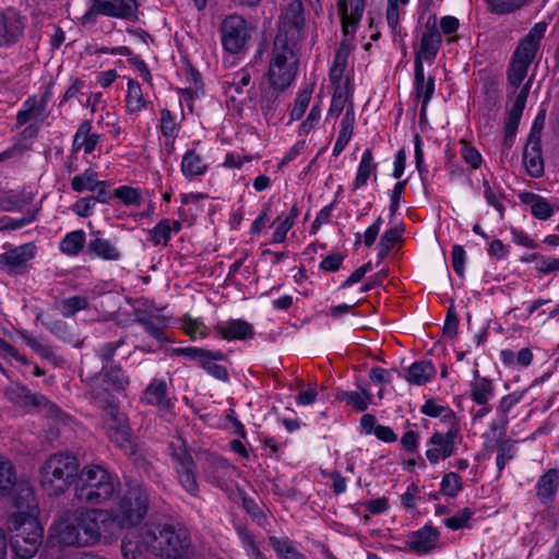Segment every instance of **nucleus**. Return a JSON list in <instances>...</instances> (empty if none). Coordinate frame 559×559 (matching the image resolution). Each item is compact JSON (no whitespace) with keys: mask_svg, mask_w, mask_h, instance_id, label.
<instances>
[{"mask_svg":"<svg viewBox=\"0 0 559 559\" xmlns=\"http://www.w3.org/2000/svg\"><path fill=\"white\" fill-rule=\"evenodd\" d=\"M190 538L182 530L166 523H146L127 532L121 543L124 559H146L148 554L166 559H186Z\"/></svg>","mask_w":559,"mask_h":559,"instance_id":"obj_1","label":"nucleus"},{"mask_svg":"<svg viewBox=\"0 0 559 559\" xmlns=\"http://www.w3.org/2000/svg\"><path fill=\"white\" fill-rule=\"evenodd\" d=\"M78 457L70 452H57L49 455L39 469L41 488L47 495L59 497L63 495L80 473Z\"/></svg>","mask_w":559,"mask_h":559,"instance_id":"obj_2","label":"nucleus"},{"mask_svg":"<svg viewBox=\"0 0 559 559\" xmlns=\"http://www.w3.org/2000/svg\"><path fill=\"white\" fill-rule=\"evenodd\" d=\"M116 492L112 475L100 465H85L74 485V498L82 504L97 506L110 500Z\"/></svg>","mask_w":559,"mask_h":559,"instance_id":"obj_3","label":"nucleus"},{"mask_svg":"<svg viewBox=\"0 0 559 559\" xmlns=\"http://www.w3.org/2000/svg\"><path fill=\"white\" fill-rule=\"evenodd\" d=\"M11 548L19 559L33 558L44 540V527L35 514L12 513L7 521Z\"/></svg>","mask_w":559,"mask_h":559,"instance_id":"obj_4","label":"nucleus"},{"mask_svg":"<svg viewBox=\"0 0 559 559\" xmlns=\"http://www.w3.org/2000/svg\"><path fill=\"white\" fill-rule=\"evenodd\" d=\"M150 509L147 488L136 480L127 483L126 491L119 497L114 510L128 532L138 530Z\"/></svg>","mask_w":559,"mask_h":559,"instance_id":"obj_5","label":"nucleus"},{"mask_svg":"<svg viewBox=\"0 0 559 559\" xmlns=\"http://www.w3.org/2000/svg\"><path fill=\"white\" fill-rule=\"evenodd\" d=\"M547 26L548 24L544 21L536 23L515 49L507 71L508 82L514 88L513 94L516 93V90L525 79L528 67L538 51L540 40L546 33Z\"/></svg>","mask_w":559,"mask_h":559,"instance_id":"obj_6","label":"nucleus"},{"mask_svg":"<svg viewBox=\"0 0 559 559\" xmlns=\"http://www.w3.org/2000/svg\"><path fill=\"white\" fill-rule=\"evenodd\" d=\"M103 411L104 426L108 438L127 454L135 455V445L132 442V430L127 416L109 399H100L96 403Z\"/></svg>","mask_w":559,"mask_h":559,"instance_id":"obj_7","label":"nucleus"},{"mask_svg":"<svg viewBox=\"0 0 559 559\" xmlns=\"http://www.w3.org/2000/svg\"><path fill=\"white\" fill-rule=\"evenodd\" d=\"M305 26L304 5L301 0H293L283 10L280 16L278 34L275 39V46L282 44L285 51L293 55L288 49V44H295L300 38V33Z\"/></svg>","mask_w":559,"mask_h":559,"instance_id":"obj_8","label":"nucleus"},{"mask_svg":"<svg viewBox=\"0 0 559 559\" xmlns=\"http://www.w3.org/2000/svg\"><path fill=\"white\" fill-rule=\"evenodd\" d=\"M129 384L120 365H103L99 372L86 380V385L95 403L103 397V393H111L124 390Z\"/></svg>","mask_w":559,"mask_h":559,"instance_id":"obj_9","label":"nucleus"},{"mask_svg":"<svg viewBox=\"0 0 559 559\" xmlns=\"http://www.w3.org/2000/svg\"><path fill=\"white\" fill-rule=\"evenodd\" d=\"M5 395L12 403L28 412H38L50 417H55L59 413V408L46 396L33 393L27 386L20 383L9 385L5 389Z\"/></svg>","mask_w":559,"mask_h":559,"instance_id":"obj_10","label":"nucleus"},{"mask_svg":"<svg viewBox=\"0 0 559 559\" xmlns=\"http://www.w3.org/2000/svg\"><path fill=\"white\" fill-rule=\"evenodd\" d=\"M224 49L230 53L242 51L250 38L247 21L240 15H229L221 24Z\"/></svg>","mask_w":559,"mask_h":559,"instance_id":"obj_11","label":"nucleus"},{"mask_svg":"<svg viewBox=\"0 0 559 559\" xmlns=\"http://www.w3.org/2000/svg\"><path fill=\"white\" fill-rule=\"evenodd\" d=\"M91 514L93 515L94 544L98 542L108 544L124 530L114 510L92 509Z\"/></svg>","mask_w":559,"mask_h":559,"instance_id":"obj_12","label":"nucleus"},{"mask_svg":"<svg viewBox=\"0 0 559 559\" xmlns=\"http://www.w3.org/2000/svg\"><path fill=\"white\" fill-rule=\"evenodd\" d=\"M26 16L14 8L0 11V47H11L24 35Z\"/></svg>","mask_w":559,"mask_h":559,"instance_id":"obj_13","label":"nucleus"},{"mask_svg":"<svg viewBox=\"0 0 559 559\" xmlns=\"http://www.w3.org/2000/svg\"><path fill=\"white\" fill-rule=\"evenodd\" d=\"M36 247L32 242L15 247L0 255V269L9 274H23L26 263L35 257Z\"/></svg>","mask_w":559,"mask_h":559,"instance_id":"obj_14","label":"nucleus"},{"mask_svg":"<svg viewBox=\"0 0 559 559\" xmlns=\"http://www.w3.org/2000/svg\"><path fill=\"white\" fill-rule=\"evenodd\" d=\"M296 75V69L288 64L285 52H276L270 62L269 80L274 90L284 91Z\"/></svg>","mask_w":559,"mask_h":559,"instance_id":"obj_15","label":"nucleus"},{"mask_svg":"<svg viewBox=\"0 0 559 559\" xmlns=\"http://www.w3.org/2000/svg\"><path fill=\"white\" fill-rule=\"evenodd\" d=\"M439 538L440 532L436 527L425 525L408 534L405 546L412 552L425 555L437 548Z\"/></svg>","mask_w":559,"mask_h":559,"instance_id":"obj_16","label":"nucleus"},{"mask_svg":"<svg viewBox=\"0 0 559 559\" xmlns=\"http://www.w3.org/2000/svg\"><path fill=\"white\" fill-rule=\"evenodd\" d=\"M217 335L226 341H247L254 337L253 326L241 319H230L215 325Z\"/></svg>","mask_w":559,"mask_h":559,"instance_id":"obj_17","label":"nucleus"},{"mask_svg":"<svg viewBox=\"0 0 559 559\" xmlns=\"http://www.w3.org/2000/svg\"><path fill=\"white\" fill-rule=\"evenodd\" d=\"M133 316L134 322L142 325L152 337L159 342L166 340L164 330L167 326V319L165 316L152 313L140 308L134 309Z\"/></svg>","mask_w":559,"mask_h":559,"instance_id":"obj_18","label":"nucleus"},{"mask_svg":"<svg viewBox=\"0 0 559 559\" xmlns=\"http://www.w3.org/2000/svg\"><path fill=\"white\" fill-rule=\"evenodd\" d=\"M73 520L74 512H70L57 522L52 527L53 536L58 538L61 545L83 547L85 545L82 542V536L76 530L75 521Z\"/></svg>","mask_w":559,"mask_h":559,"instance_id":"obj_19","label":"nucleus"},{"mask_svg":"<svg viewBox=\"0 0 559 559\" xmlns=\"http://www.w3.org/2000/svg\"><path fill=\"white\" fill-rule=\"evenodd\" d=\"M194 350H197L195 347H179L174 349V354L176 356H183L189 360L198 361L209 374L217 380L223 382H227L229 380V373L226 367L216 364L211 358L192 353Z\"/></svg>","mask_w":559,"mask_h":559,"instance_id":"obj_20","label":"nucleus"},{"mask_svg":"<svg viewBox=\"0 0 559 559\" xmlns=\"http://www.w3.org/2000/svg\"><path fill=\"white\" fill-rule=\"evenodd\" d=\"M7 497L11 498L12 507L17 511L15 513L26 512L34 514L37 504L35 502L33 488L28 483H17L11 489V493Z\"/></svg>","mask_w":559,"mask_h":559,"instance_id":"obj_21","label":"nucleus"},{"mask_svg":"<svg viewBox=\"0 0 559 559\" xmlns=\"http://www.w3.org/2000/svg\"><path fill=\"white\" fill-rule=\"evenodd\" d=\"M86 253L107 261H117L120 258L118 248L110 240L103 238L100 231L91 233Z\"/></svg>","mask_w":559,"mask_h":559,"instance_id":"obj_22","label":"nucleus"},{"mask_svg":"<svg viewBox=\"0 0 559 559\" xmlns=\"http://www.w3.org/2000/svg\"><path fill=\"white\" fill-rule=\"evenodd\" d=\"M365 10V2L356 1L352 2V12L348 14V2L347 0L337 1V12L342 23V29L344 35L354 34L360 22Z\"/></svg>","mask_w":559,"mask_h":559,"instance_id":"obj_23","label":"nucleus"},{"mask_svg":"<svg viewBox=\"0 0 559 559\" xmlns=\"http://www.w3.org/2000/svg\"><path fill=\"white\" fill-rule=\"evenodd\" d=\"M530 88L531 81L524 84L520 92L516 94L512 108L508 112V118L506 120L504 126V133H509L510 135L516 134L520 120L525 108Z\"/></svg>","mask_w":559,"mask_h":559,"instance_id":"obj_24","label":"nucleus"},{"mask_svg":"<svg viewBox=\"0 0 559 559\" xmlns=\"http://www.w3.org/2000/svg\"><path fill=\"white\" fill-rule=\"evenodd\" d=\"M558 487L559 472L556 468H550L539 477L536 485V495L540 502L550 504L555 500Z\"/></svg>","mask_w":559,"mask_h":559,"instance_id":"obj_25","label":"nucleus"},{"mask_svg":"<svg viewBox=\"0 0 559 559\" xmlns=\"http://www.w3.org/2000/svg\"><path fill=\"white\" fill-rule=\"evenodd\" d=\"M459 436V428L453 425L445 433L435 432L430 439L429 444L433 445L441 453L442 459H448L454 454L455 439Z\"/></svg>","mask_w":559,"mask_h":559,"instance_id":"obj_26","label":"nucleus"},{"mask_svg":"<svg viewBox=\"0 0 559 559\" xmlns=\"http://www.w3.org/2000/svg\"><path fill=\"white\" fill-rule=\"evenodd\" d=\"M91 130L92 122L90 120H83L73 139V151L84 148L85 154H91L95 150L99 141V135L91 133Z\"/></svg>","mask_w":559,"mask_h":559,"instance_id":"obj_27","label":"nucleus"},{"mask_svg":"<svg viewBox=\"0 0 559 559\" xmlns=\"http://www.w3.org/2000/svg\"><path fill=\"white\" fill-rule=\"evenodd\" d=\"M441 41L442 37L440 32L435 26L428 28L421 37L420 48L416 51L415 58L419 57L421 62L423 59H433L440 48Z\"/></svg>","mask_w":559,"mask_h":559,"instance_id":"obj_28","label":"nucleus"},{"mask_svg":"<svg viewBox=\"0 0 559 559\" xmlns=\"http://www.w3.org/2000/svg\"><path fill=\"white\" fill-rule=\"evenodd\" d=\"M520 200L524 204H531L532 215L537 219H547L554 213V207L551 204L544 199L543 197L533 193V192H524L520 194Z\"/></svg>","mask_w":559,"mask_h":559,"instance_id":"obj_29","label":"nucleus"},{"mask_svg":"<svg viewBox=\"0 0 559 559\" xmlns=\"http://www.w3.org/2000/svg\"><path fill=\"white\" fill-rule=\"evenodd\" d=\"M435 373L436 369L430 361L420 360L408 367L405 379L413 384L423 385L429 382Z\"/></svg>","mask_w":559,"mask_h":559,"instance_id":"obj_30","label":"nucleus"},{"mask_svg":"<svg viewBox=\"0 0 559 559\" xmlns=\"http://www.w3.org/2000/svg\"><path fill=\"white\" fill-rule=\"evenodd\" d=\"M148 403L157 405L162 411H169L173 403L167 397V384L163 380H154L145 390Z\"/></svg>","mask_w":559,"mask_h":559,"instance_id":"obj_31","label":"nucleus"},{"mask_svg":"<svg viewBox=\"0 0 559 559\" xmlns=\"http://www.w3.org/2000/svg\"><path fill=\"white\" fill-rule=\"evenodd\" d=\"M523 164L531 177H542L544 175L542 146H525L523 151Z\"/></svg>","mask_w":559,"mask_h":559,"instance_id":"obj_32","label":"nucleus"},{"mask_svg":"<svg viewBox=\"0 0 559 559\" xmlns=\"http://www.w3.org/2000/svg\"><path fill=\"white\" fill-rule=\"evenodd\" d=\"M350 53V46L342 40L335 53L334 62L330 69L329 78L333 85H340L344 71L347 67V59Z\"/></svg>","mask_w":559,"mask_h":559,"instance_id":"obj_33","label":"nucleus"},{"mask_svg":"<svg viewBox=\"0 0 559 559\" xmlns=\"http://www.w3.org/2000/svg\"><path fill=\"white\" fill-rule=\"evenodd\" d=\"M92 509H76L74 510V520L76 530L82 536V542L85 546L94 544L93 535V520L91 514Z\"/></svg>","mask_w":559,"mask_h":559,"instance_id":"obj_34","label":"nucleus"},{"mask_svg":"<svg viewBox=\"0 0 559 559\" xmlns=\"http://www.w3.org/2000/svg\"><path fill=\"white\" fill-rule=\"evenodd\" d=\"M114 5L111 0H88V9L81 17V23L94 24L98 15L112 17Z\"/></svg>","mask_w":559,"mask_h":559,"instance_id":"obj_35","label":"nucleus"},{"mask_svg":"<svg viewBox=\"0 0 559 559\" xmlns=\"http://www.w3.org/2000/svg\"><path fill=\"white\" fill-rule=\"evenodd\" d=\"M16 485L15 469L11 461L0 456V496L7 497Z\"/></svg>","mask_w":559,"mask_h":559,"instance_id":"obj_36","label":"nucleus"},{"mask_svg":"<svg viewBox=\"0 0 559 559\" xmlns=\"http://www.w3.org/2000/svg\"><path fill=\"white\" fill-rule=\"evenodd\" d=\"M181 170L186 177L200 176L206 171V165L194 150H189L182 158Z\"/></svg>","mask_w":559,"mask_h":559,"instance_id":"obj_37","label":"nucleus"},{"mask_svg":"<svg viewBox=\"0 0 559 559\" xmlns=\"http://www.w3.org/2000/svg\"><path fill=\"white\" fill-rule=\"evenodd\" d=\"M376 168L377 164L373 163L372 152L368 148L362 153V157L354 181V189L356 190L364 187L367 183L371 171L376 170Z\"/></svg>","mask_w":559,"mask_h":559,"instance_id":"obj_38","label":"nucleus"},{"mask_svg":"<svg viewBox=\"0 0 559 559\" xmlns=\"http://www.w3.org/2000/svg\"><path fill=\"white\" fill-rule=\"evenodd\" d=\"M337 397L352 405L357 412H365L372 400L371 393L365 389L361 390V394L356 391H342Z\"/></svg>","mask_w":559,"mask_h":559,"instance_id":"obj_39","label":"nucleus"},{"mask_svg":"<svg viewBox=\"0 0 559 559\" xmlns=\"http://www.w3.org/2000/svg\"><path fill=\"white\" fill-rule=\"evenodd\" d=\"M114 5L112 17L138 21L139 2L136 0H111Z\"/></svg>","mask_w":559,"mask_h":559,"instance_id":"obj_40","label":"nucleus"},{"mask_svg":"<svg viewBox=\"0 0 559 559\" xmlns=\"http://www.w3.org/2000/svg\"><path fill=\"white\" fill-rule=\"evenodd\" d=\"M421 413L429 417H440L442 421L450 424L451 426L455 425V414L448 406L438 405L435 400L429 399L421 406Z\"/></svg>","mask_w":559,"mask_h":559,"instance_id":"obj_41","label":"nucleus"},{"mask_svg":"<svg viewBox=\"0 0 559 559\" xmlns=\"http://www.w3.org/2000/svg\"><path fill=\"white\" fill-rule=\"evenodd\" d=\"M270 546L277 552L283 559H306L292 544L288 538H277L271 536L269 538Z\"/></svg>","mask_w":559,"mask_h":559,"instance_id":"obj_42","label":"nucleus"},{"mask_svg":"<svg viewBox=\"0 0 559 559\" xmlns=\"http://www.w3.org/2000/svg\"><path fill=\"white\" fill-rule=\"evenodd\" d=\"M492 393V382L487 378H479L471 383V396L478 405H486Z\"/></svg>","mask_w":559,"mask_h":559,"instance_id":"obj_43","label":"nucleus"},{"mask_svg":"<svg viewBox=\"0 0 559 559\" xmlns=\"http://www.w3.org/2000/svg\"><path fill=\"white\" fill-rule=\"evenodd\" d=\"M127 109L129 112H138L145 106V99L140 84L130 79L128 81V94L126 97Z\"/></svg>","mask_w":559,"mask_h":559,"instance_id":"obj_44","label":"nucleus"},{"mask_svg":"<svg viewBox=\"0 0 559 559\" xmlns=\"http://www.w3.org/2000/svg\"><path fill=\"white\" fill-rule=\"evenodd\" d=\"M90 307V302L86 297L83 296H72L66 299H62L58 302L57 308L60 310L61 314L66 318H70L74 316L76 312L81 310H85Z\"/></svg>","mask_w":559,"mask_h":559,"instance_id":"obj_45","label":"nucleus"},{"mask_svg":"<svg viewBox=\"0 0 559 559\" xmlns=\"http://www.w3.org/2000/svg\"><path fill=\"white\" fill-rule=\"evenodd\" d=\"M85 234L83 230L71 231L60 242V249L62 252L75 255L84 247Z\"/></svg>","mask_w":559,"mask_h":559,"instance_id":"obj_46","label":"nucleus"},{"mask_svg":"<svg viewBox=\"0 0 559 559\" xmlns=\"http://www.w3.org/2000/svg\"><path fill=\"white\" fill-rule=\"evenodd\" d=\"M23 341L29 346L37 355L53 364L58 362L59 357L55 354L51 346L40 343L36 337L29 335L27 332H22Z\"/></svg>","mask_w":559,"mask_h":559,"instance_id":"obj_47","label":"nucleus"},{"mask_svg":"<svg viewBox=\"0 0 559 559\" xmlns=\"http://www.w3.org/2000/svg\"><path fill=\"white\" fill-rule=\"evenodd\" d=\"M99 180H97V174L88 168L83 174L76 175L71 181V187L75 192H82L84 190L95 191Z\"/></svg>","mask_w":559,"mask_h":559,"instance_id":"obj_48","label":"nucleus"},{"mask_svg":"<svg viewBox=\"0 0 559 559\" xmlns=\"http://www.w3.org/2000/svg\"><path fill=\"white\" fill-rule=\"evenodd\" d=\"M169 450L173 459L177 463V468H185L189 466H195L191 453L188 451L185 442L180 439L177 443H170Z\"/></svg>","mask_w":559,"mask_h":559,"instance_id":"obj_49","label":"nucleus"},{"mask_svg":"<svg viewBox=\"0 0 559 559\" xmlns=\"http://www.w3.org/2000/svg\"><path fill=\"white\" fill-rule=\"evenodd\" d=\"M493 14H509L523 5V0H485Z\"/></svg>","mask_w":559,"mask_h":559,"instance_id":"obj_50","label":"nucleus"},{"mask_svg":"<svg viewBox=\"0 0 559 559\" xmlns=\"http://www.w3.org/2000/svg\"><path fill=\"white\" fill-rule=\"evenodd\" d=\"M195 466L177 468L178 477L182 487L192 496L199 491V485L195 478Z\"/></svg>","mask_w":559,"mask_h":559,"instance_id":"obj_51","label":"nucleus"},{"mask_svg":"<svg viewBox=\"0 0 559 559\" xmlns=\"http://www.w3.org/2000/svg\"><path fill=\"white\" fill-rule=\"evenodd\" d=\"M311 94L312 87L305 88L298 94L297 98L295 99L294 107L290 111V120H299L304 116L310 103Z\"/></svg>","mask_w":559,"mask_h":559,"instance_id":"obj_52","label":"nucleus"},{"mask_svg":"<svg viewBox=\"0 0 559 559\" xmlns=\"http://www.w3.org/2000/svg\"><path fill=\"white\" fill-rule=\"evenodd\" d=\"M462 489V480L461 477L454 473H447L441 481V492L448 497H455L457 492Z\"/></svg>","mask_w":559,"mask_h":559,"instance_id":"obj_53","label":"nucleus"},{"mask_svg":"<svg viewBox=\"0 0 559 559\" xmlns=\"http://www.w3.org/2000/svg\"><path fill=\"white\" fill-rule=\"evenodd\" d=\"M171 227L168 219L160 221L151 231L152 233V242L157 245H167L170 239Z\"/></svg>","mask_w":559,"mask_h":559,"instance_id":"obj_54","label":"nucleus"},{"mask_svg":"<svg viewBox=\"0 0 559 559\" xmlns=\"http://www.w3.org/2000/svg\"><path fill=\"white\" fill-rule=\"evenodd\" d=\"M124 344V340H119L117 342H109L103 344L97 350V356L104 362V365H115L114 356L118 348H120Z\"/></svg>","mask_w":559,"mask_h":559,"instance_id":"obj_55","label":"nucleus"},{"mask_svg":"<svg viewBox=\"0 0 559 559\" xmlns=\"http://www.w3.org/2000/svg\"><path fill=\"white\" fill-rule=\"evenodd\" d=\"M472 515L473 511L469 508H464L457 514L444 519L443 523L450 530L456 531L465 527L467 522L471 520Z\"/></svg>","mask_w":559,"mask_h":559,"instance_id":"obj_56","label":"nucleus"},{"mask_svg":"<svg viewBox=\"0 0 559 559\" xmlns=\"http://www.w3.org/2000/svg\"><path fill=\"white\" fill-rule=\"evenodd\" d=\"M459 318L453 304L450 305L447 311V317L443 325V334L450 338L457 336Z\"/></svg>","mask_w":559,"mask_h":559,"instance_id":"obj_57","label":"nucleus"},{"mask_svg":"<svg viewBox=\"0 0 559 559\" xmlns=\"http://www.w3.org/2000/svg\"><path fill=\"white\" fill-rule=\"evenodd\" d=\"M414 70H415L414 85H415L416 98H420V97L424 98V92H425L427 81H425L424 66H423V62L420 61L419 57L415 58V60H414Z\"/></svg>","mask_w":559,"mask_h":559,"instance_id":"obj_58","label":"nucleus"},{"mask_svg":"<svg viewBox=\"0 0 559 559\" xmlns=\"http://www.w3.org/2000/svg\"><path fill=\"white\" fill-rule=\"evenodd\" d=\"M160 131L164 136H176V122L173 114L167 108L160 110Z\"/></svg>","mask_w":559,"mask_h":559,"instance_id":"obj_59","label":"nucleus"},{"mask_svg":"<svg viewBox=\"0 0 559 559\" xmlns=\"http://www.w3.org/2000/svg\"><path fill=\"white\" fill-rule=\"evenodd\" d=\"M497 467L501 472L508 460L513 457V447L509 441H501L497 445Z\"/></svg>","mask_w":559,"mask_h":559,"instance_id":"obj_60","label":"nucleus"},{"mask_svg":"<svg viewBox=\"0 0 559 559\" xmlns=\"http://www.w3.org/2000/svg\"><path fill=\"white\" fill-rule=\"evenodd\" d=\"M115 197L120 199L124 204H139L141 195L136 189L122 186L115 190Z\"/></svg>","mask_w":559,"mask_h":559,"instance_id":"obj_61","label":"nucleus"},{"mask_svg":"<svg viewBox=\"0 0 559 559\" xmlns=\"http://www.w3.org/2000/svg\"><path fill=\"white\" fill-rule=\"evenodd\" d=\"M452 266L459 276L464 275L465 250L460 245H454L451 253Z\"/></svg>","mask_w":559,"mask_h":559,"instance_id":"obj_62","label":"nucleus"},{"mask_svg":"<svg viewBox=\"0 0 559 559\" xmlns=\"http://www.w3.org/2000/svg\"><path fill=\"white\" fill-rule=\"evenodd\" d=\"M404 228L396 226L388 229L380 238L379 246L393 248L396 242L401 241Z\"/></svg>","mask_w":559,"mask_h":559,"instance_id":"obj_63","label":"nucleus"},{"mask_svg":"<svg viewBox=\"0 0 559 559\" xmlns=\"http://www.w3.org/2000/svg\"><path fill=\"white\" fill-rule=\"evenodd\" d=\"M251 82V75L248 71L241 70L235 74L231 82H229V90H234L236 94L243 93V87L249 86Z\"/></svg>","mask_w":559,"mask_h":559,"instance_id":"obj_64","label":"nucleus"}]
</instances>
